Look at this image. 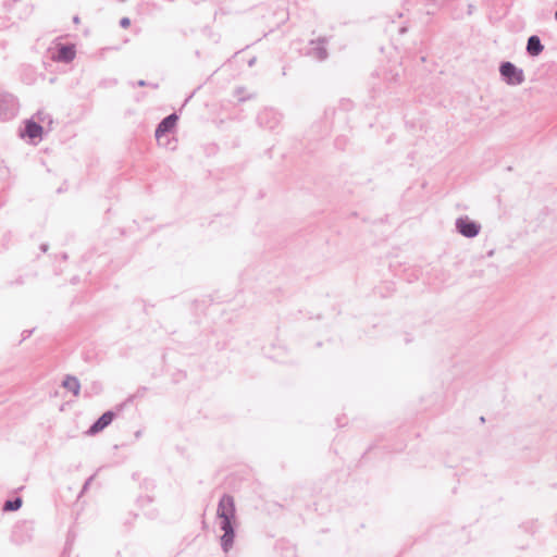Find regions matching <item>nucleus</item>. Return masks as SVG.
<instances>
[{"instance_id": "nucleus-13", "label": "nucleus", "mask_w": 557, "mask_h": 557, "mask_svg": "<svg viewBox=\"0 0 557 557\" xmlns=\"http://www.w3.org/2000/svg\"><path fill=\"white\" fill-rule=\"evenodd\" d=\"M62 386L73 393L74 396H78L81 392V383L74 375H66L62 382Z\"/></svg>"}, {"instance_id": "nucleus-19", "label": "nucleus", "mask_w": 557, "mask_h": 557, "mask_svg": "<svg viewBox=\"0 0 557 557\" xmlns=\"http://www.w3.org/2000/svg\"><path fill=\"white\" fill-rule=\"evenodd\" d=\"M33 332H34V330H24L22 332V341L27 339L33 334Z\"/></svg>"}, {"instance_id": "nucleus-17", "label": "nucleus", "mask_w": 557, "mask_h": 557, "mask_svg": "<svg viewBox=\"0 0 557 557\" xmlns=\"http://www.w3.org/2000/svg\"><path fill=\"white\" fill-rule=\"evenodd\" d=\"M131 25V20L128 17H122L120 20V26L122 28H127Z\"/></svg>"}, {"instance_id": "nucleus-25", "label": "nucleus", "mask_w": 557, "mask_h": 557, "mask_svg": "<svg viewBox=\"0 0 557 557\" xmlns=\"http://www.w3.org/2000/svg\"><path fill=\"white\" fill-rule=\"evenodd\" d=\"M555 20L557 21V10H556V12H555Z\"/></svg>"}, {"instance_id": "nucleus-24", "label": "nucleus", "mask_w": 557, "mask_h": 557, "mask_svg": "<svg viewBox=\"0 0 557 557\" xmlns=\"http://www.w3.org/2000/svg\"><path fill=\"white\" fill-rule=\"evenodd\" d=\"M86 396H90L91 393H89L88 391L85 392Z\"/></svg>"}, {"instance_id": "nucleus-21", "label": "nucleus", "mask_w": 557, "mask_h": 557, "mask_svg": "<svg viewBox=\"0 0 557 557\" xmlns=\"http://www.w3.org/2000/svg\"><path fill=\"white\" fill-rule=\"evenodd\" d=\"M73 22H74L75 24H78V23L81 22L79 16H78V15H75V16L73 17Z\"/></svg>"}, {"instance_id": "nucleus-22", "label": "nucleus", "mask_w": 557, "mask_h": 557, "mask_svg": "<svg viewBox=\"0 0 557 557\" xmlns=\"http://www.w3.org/2000/svg\"><path fill=\"white\" fill-rule=\"evenodd\" d=\"M480 421H481L482 423H484V422H485L484 417H481V418H480Z\"/></svg>"}, {"instance_id": "nucleus-3", "label": "nucleus", "mask_w": 557, "mask_h": 557, "mask_svg": "<svg viewBox=\"0 0 557 557\" xmlns=\"http://www.w3.org/2000/svg\"><path fill=\"white\" fill-rule=\"evenodd\" d=\"M220 520V529L223 531V535L221 536V548L224 553H228L233 547L235 539V519L225 517Z\"/></svg>"}, {"instance_id": "nucleus-8", "label": "nucleus", "mask_w": 557, "mask_h": 557, "mask_svg": "<svg viewBox=\"0 0 557 557\" xmlns=\"http://www.w3.org/2000/svg\"><path fill=\"white\" fill-rule=\"evenodd\" d=\"M177 121L178 115L176 113H171L164 119H162L154 131V136L157 140H159L162 136L171 133L176 126Z\"/></svg>"}, {"instance_id": "nucleus-4", "label": "nucleus", "mask_w": 557, "mask_h": 557, "mask_svg": "<svg viewBox=\"0 0 557 557\" xmlns=\"http://www.w3.org/2000/svg\"><path fill=\"white\" fill-rule=\"evenodd\" d=\"M455 227L456 231L466 238H474L481 231V224L469 219L467 215L457 218Z\"/></svg>"}, {"instance_id": "nucleus-15", "label": "nucleus", "mask_w": 557, "mask_h": 557, "mask_svg": "<svg viewBox=\"0 0 557 557\" xmlns=\"http://www.w3.org/2000/svg\"><path fill=\"white\" fill-rule=\"evenodd\" d=\"M137 86L139 87H145V86H151L152 88L157 89L159 87L158 84H151V83H148L144 79H139L137 83H136Z\"/></svg>"}, {"instance_id": "nucleus-7", "label": "nucleus", "mask_w": 557, "mask_h": 557, "mask_svg": "<svg viewBox=\"0 0 557 557\" xmlns=\"http://www.w3.org/2000/svg\"><path fill=\"white\" fill-rule=\"evenodd\" d=\"M257 121L261 127L275 129L281 123V115L273 109H264L259 112Z\"/></svg>"}, {"instance_id": "nucleus-9", "label": "nucleus", "mask_w": 557, "mask_h": 557, "mask_svg": "<svg viewBox=\"0 0 557 557\" xmlns=\"http://www.w3.org/2000/svg\"><path fill=\"white\" fill-rule=\"evenodd\" d=\"M76 49L73 44H59L53 60L63 63H70L75 59Z\"/></svg>"}, {"instance_id": "nucleus-2", "label": "nucleus", "mask_w": 557, "mask_h": 557, "mask_svg": "<svg viewBox=\"0 0 557 557\" xmlns=\"http://www.w3.org/2000/svg\"><path fill=\"white\" fill-rule=\"evenodd\" d=\"M18 101L11 92L0 90V121H9L16 116Z\"/></svg>"}, {"instance_id": "nucleus-14", "label": "nucleus", "mask_w": 557, "mask_h": 557, "mask_svg": "<svg viewBox=\"0 0 557 557\" xmlns=\"http://www.w3.org/2000/svg\"><path fill=\"white\" fill-rule=\"evenodd\" d=\"M23 500L21 497H14L11 499H7L3 503L2 510L3 511H16L22 507Z\"/></svg>"}, {"instance_id": "nucleus-11", "label": "nucleus", "mask_w": 557, "mask_h": 557, "mask_svg": "<svg viewBox=\"0 0 557 557\" xmlns=\"http://www.w3.org/2000/svg\"><path fill=\"white\" fill-rule=\"evenodd\" d=\"M42 131H44V128L39 123H37L33 120H27L25 122V127H24V131L21 134V136L28 137L30 139H36V138L41 137Z\"/></svg>"}, {"instance_id": "nucleus-16", "label": "nucleus", "mask_w": 557, "mask_h": 557, "mask_svg": "<svg viewBox=\"0 0 557 557\" xmlns=\"http://www.w3.org/2000/svg\"><path fill=\"white\" fill-rule=\"evenodd\" d=\"M94 478H95V475H91V476H89V478L86 480V482H85V483H84V485H83V488H82L81 494L85 493V492L88 490V487H89V485H90L91 481L94 480Z\"/></svg>"}, {"instance_id": "nucleus-12", "label": "nucleus", "mask_w": 557, "mask_h": 557, "mask_svg": "<svg viewBox=\"0 0 557 557\" xmlns=\"http://www.w3.org/2000/svg\"><path fill=\"white\" fill-rule=\"evenodd\" d=\"M525 50L530 57L540 55L544 50L541 38L537 35L530 36L527 41Z\"/></svg>"}, {"instance_id": "nucleus-6", "label": "nucleus", "mask_w": 557, "mask_h": 557, "mask_svg": "<svg viewBox=\"0 0 557 557\" xmlns=\"http://www.w3.org/2000/svg\"><path fill=\"white\" fill-rule=\"evenodd\" d=\"M216 517L219 519H224L225 517L230 519H236L235 500L232 495L223 494V496L220 498L216 508Z\"/></svg>"}, {"instance_id": "nucleus-10", "label": "nucleus", "mask_w": 557, "mask_h": 557, "mask_svg": "<svg viewBox=\"0 0 557 557\" xmlns=\"http://www.w3.org/2000/svg\"><path fill=\"white\" fill-rule=\"evenodd\" d=\"M115 418V412L112 410H108L103 412L88 429V435H96L102 430H104L108 425H110Z\"/></svg>"}, {"instance_id": "nucleus-1", "label": "nucleus", "mask_w": 557, "mask_h": 557, "mask_svg": "<svg viewBox=\"0 0 557 557\" xmlns=\"http://www.w3.org/2000/svg\"><path fill=\"white\" fill-rule=\"evenodd\" d=\"M499 74L503 81L510 86L521 85L525 79L523 70L516 66L510 61H504L500 63Z\"/></svg>"}, {"instance_id": "nucleus-18", "label": "nucleus", "mask_w": 557, "mask_h": 557, "mask_svg": "<svg viewBox=\"0 0 557 557\" xmlns=\"http://www.w3.org/2000/svg\"><path fill=\"white\" fill-rule=\"evenodd\" d=\"M91 389H92V393L99 394L102 389V386L100 383L95 382V383H92Z\"/></svg>"}, {"instance_id": "nucleus-23", "label": "nucleus", "mask_w": 557, "mask_h": 557, "mask_svg": "<svg viewBox=\"0 0 557 557\" xmlns=\"http://www.w3.org/2000/svg\"><path fill=\"white\" fill-rule=\"evenodd\" d=\"M253 62H255V59L250 60V61H249V65H252V64H253Z\"/></svg>"}, {"instance_id": "nucleus-5", "label": "nucleus", "mask_w": 557, "mask_h": 557, "mask_svg": "<svg viewBox=\"0 0 557 557\" xmlns=\"http://www.w3.org/2000/svg\"><path fill=\"white\" fill-rule=\"evenodd\" d=\"M327 42L329 39L326 37H319L318 39L310 40L306 54L317 61H325L329 58V51L326 49Z\"/></svg>"}, {"instance_id": "nucleus-20", "label": "nucleus", "mask_w": 557, "mask_h": 557, "mask_svg": "<svg viewBox=\"0 0 557 557\" xmlns=\"http://www.w3.org/2000/svg\"><path fill=\"white\" fill-rule=\"evenodd\" d=\"M48 248H49L48 244H41V245H40V250H41L42 252H46V251L48 250Z\"/></svg>"}]
</instances>
